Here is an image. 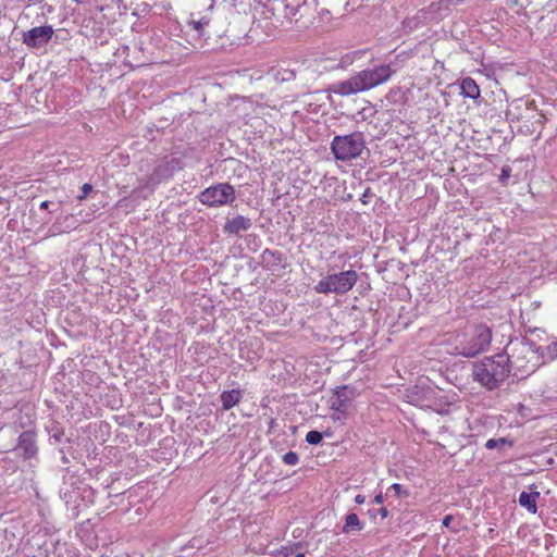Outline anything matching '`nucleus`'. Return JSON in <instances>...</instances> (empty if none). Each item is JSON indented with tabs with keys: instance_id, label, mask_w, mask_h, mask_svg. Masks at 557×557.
Here are the masks:
<instances>
[{
	"instance_id": "obj_1",
	"label": "nucleus",
	"mask_w": 557,
	"mask_h": 557,
	"mask_svg": "<svg viewBox=\"0 0 557 557\" xmlns=\"http://www.w3.org/2000/svg\"><path fill=\"white\" fill-rule=\"evenodd\" d=\"M491 342V329L485 324H476L449 336L446 341V351L454 356L473 358L487 350Z\"/></svg>"
},
{
	"instance_id": "obj_2",
	"label": "nucleus",
	"mask_w": 557,
	"mask_h": 557,
	"mask_svg": "<svg viewBox=\"0 0 557 557\" xmlns=\"http://www.w3.org/2000/svg\"><path fill=\"white\" fill-rule=\"evenodd\" d=\"M393 73L391 65L380 64L359 71L346 81L335 82L327 90L341 97H349L386 83Z\"/></svg>"
},
{
	"instance_id": "obj_3",
	"label": "nucleus",
	"mask_w": 557,
	"mask_h": 557,
	"mask_svg": "<svg viewBox=\"0 0 557 557\" xmlns=\"http://www.w3.org/2000/svg\"><path fill=\"white\" fill-rule=\"evenodd\" d=\"M502 355L506 356L509 370L513 369L516 375L532 373L543 364L540 347L528 338L511 339Z\"/></svg>"
},
{
	"instance_id": "obj_4",
	"label": "nucleus",
	"mask_w": 557,
	"mask_h": 557,
	"mask_svg": "<svg viewBox=\"0 0 557 557\" xmlns=\"http://www.w3.org/2000/svg\"><path fill=\"white\" fill-rule=\"evenodd\" d=\"M174 171V160L161 161L148 177L138 180V186L132 190L128 197L119 200L117 207L133 210L140 200L147 199L161 182L172 177Z\"/></svg>"
},
{
	"instance_id": "obj_5",
	"label": "nucleus",
	"mask_w": 557,
	"mask_h": 557,
	"mask_svg": "<svg viewBox=\"0 0 557 557\" xmlns=\"http://www.w3.org/2000/svg\"><path fill=\"white\" fill-rule=\"evenodd\" d=\"M473 379L488 391L498 388L509 376L510 370L506 356L497 354L485 357L473 364Z\"/></svg>"
},
{
	"instance_id": "obj_6",
	"label": "nucleus",
	"mask_w": 557,
	"mask_h": 557,
	"mask_svg": "<svg viewBox=\"0 0 557 557\" xmlns=\"http://www.w3.org/2000/svg\"><path fill=\"white\" fill-rule=\"evenodd\" d=\"M366 148V139L361 132L348 135H337L331 143L334 157L341 161H350L358 158Z\"/></svg>"
},
{
	"instance_id": "obj_7",
	"label": "nucleus",
	"mask_w": 557,
	"mask_h": 557,
	"mask_svg": "<svg viewBox=\"0 0 557 557\" xmlns=\"http://www.w3.org/2000/svg\"><path fill=\"white\" fill-rule=\"evenodd\" d=\"M358 274L355 270L332 273L320 280L314 286L318 294L345 295L356 285Z\"/></svg>"
},
{
	"instance_id": "obj_8",
	"label": "nucleus",
	"mask_w": 557,
	"mask_h": 557,
	"mask_svg": "<svg viewBox=\"0 0 557 557\" xmlns=\"http://www.w3.org/2000/svg\"><path fill=\"white\" fill-rule=\"evenodd\" d=\"M235 189L227 183H220L206 188L199 195V201L208 207H221L235 200Z\"/></svg>"
},
{
	"instance_id": "obj_9",
	"label": "nucleus",
	"mask_w": 557,
	"mask_h": 557,
	"mask_svg": "<svg viewBox=\"0 0 557 557\" xmlns=\"http://www.w3.org/2000/svg\"><path fill=\"white\" fill-rule=\"evenodd\" d=\"M51 25L34 27L23 34V44L29 48H40L47 45L53 36Z\"/></svg>"
},
{
	"instance_id": "obj_10",
	"label": "nucleus",
	"mask_w": 557,
	"mask_h": 557,
	"mask_svg": "<svg viewBox=\"0 0 557 557\" xmlns=\"http://www.w3.org/2000/svg\"><path fill=\"white\" fill-rule=\"evenodd\" d=\"M15 450L25 459L34 458L38 451L35 433L32 431L22 432Z\"/></svg>"
},
{
	"instance_id": "obj_11",
	"label": "nucleus",
	"mask_w": 557,
	"mask_h": 557,
	"mask_svg": "<svg viewBox=\"0 0 557 557\" xmlns=\"http://www.w3.org/2000/svg\"><path fill=\"white\" fill-rule=\"evenodd\" d=\"M251 227V220L249 218L237 215L232 220H227L224 225V232L226 234H239Z\"/></svg>"
},
{
	"instance_id": "obj_12",
	"label": "nucleus",
	"mask_w": 557,
	"mask_h": 557,
	"mask_svg": "<svg viewBox=\"0 0 557 557\" xmlns=\"http://www.w3.org/2000/svg\"><path fill=\"white\" fill-rule=\"evenodd\" d=\"M540 498V492H521L519 495V505L523 508H525L531 513H536L537 506L536 503Z\"/></svg>"
},
{
	"instance_id": "obj_13",
	"label": "nucleus",
	"mask_w": 557,
	"mask_h": 557,
	"mask_svg": "<svg viewBox=\"0 0 557 557\" xmlns=\"http://www.w3.org/2000/svg\"><path fill=\"white\" fill-rule=\"evenodd\" d=\"M222 409L227 411L239 404L243 393L239 389L224 391L221 396Z\"/></svg>"
},
{
	"instance_id": "obj_14",
	"label": "nucleus",
	"mask_w": 557,
	"mask_h": 557,
	"mask_svg": "<svg viewBox=\"0 0 557 557\" xmlns=\"http://www.w3.org/2000/svg\"><path fill=\"white\" fill-rule=\"evenodd\" d=\"M461 95L470 98L478 99L480 97V88L475 81L471 77H466L460 84Z\"/></svg>"
},
{
	"instance_id": "obj_15",
	"label": "nucleus",
	"mask_w": 557,
	"mask_h": 557,
	"mask_svg": "<svg viewBox=\"0 0 557 557\" xmlns=\"http://www.w3.org/2000/svg\"><path fill=\"white\" fill-rule=\"evenodd\" d=\"M364 528V523L354 512L348 513L345 517V523L342 528L343 533H350L351 531H361Z\"/></svg>"
},
{
	"instance_id": "obj_16",
	"label": "nucleus",
	"mask_w": 557,
	"mask_h": 557,
	"mask_svg": "<svg viewBox=\"0 0 557 557\" xmlns=\"http://www.w3.org/2000/svg\"><path fill=\"white\" fill-rule=\"evenodd\" d=\"M345 389H346V386L337 387L335 391L336 397L334 399H332V403H331V409H333L339 413H345L347 410V407H348L347 400L342 398V392H344Z\"/></svg>"
},
{
	"instance_id": "obj_17",
	"label": "nucleus",
	"mask_w": 557,
	"mask_h": 557,
	"mask_svg": "<svg viewBox=\"0 0 557 557\" xmlns=\"http://www.w3.org/2000/svg\"><path fill=\"white\" fill-rule=\"evenodd\" d=\"M512 446H513V442L508 440V438H506V437L490 438L485 443V448L486 449L497 448L499 450H505L506 448H509V447H512Z\"/></svg>"
},
{
	"instance_id": "obj_18",
	"label": "nucleus",
	"mask_w": 557,
	"mask_h": 557,
	"mask_svg": "<svg viewBox=\"0 0 557 557\" xmlns=\"http://www.w3.org/2000/svg\"><path fill=\"white\" fill-rule=\"evenodd\" d=\"M543 363L553 361L557 358V341L547 345L543 350H541Z\"/></svg>"
},
{
	"instance_id": "obj_19",
	"label": "nucleus",
	"mask_w": 557,
	"mask_h": 557,
	"mask_svg": "<svg viewBox=\"0 0 557 557\" xmlns=\"http://www.w3.org/2000/svg\"><path fill=\"white\" fill-rule=\"evenodd\" d=\"M307 443L318 445L322 441V434L318 431H309L306 435Z\"/></svg>"
},
{
	"instance_id": "obj_20",
	"label": "nucleus",
	"mask_w": 557,
	"mask_h": 557,
	"mask_svg": "<svg viewBox=\"0 0 557 557\" xmlns=\"http://www.w3.org/2000/svg\"><path fill=\"white\" fill-rule=\"evenodd\" d=\"M512 169L509 165H504L502 168V172L499 175V182L502 185L506 186L508 184V180L511 176Z\"/></svg>"
},
{
	"instance_id": "obj_21",
	"label": "nucleus",
	"mask_w": 557,
	"mask_h": 557,
	"mask_svg": "<svg viewBox=\"0 0 557 557\" xmlns=\"http://www.w3.org/2000/svg\"><path fill=\"white\" fill-rule=\"evenodd\" d=\"M299 460V457L294 451H288L283 456V461L288 466H295Z\"/></svg>"
},
{
	"instance_id": "obj_22",
	"label": "nucleus",
	"mask_w": 557,
	"mask_h": 557,
	"mask_svg": "<svg viewBox=\"0 0 557 557\" xmlns=\"http://www.w3.org/2000/svg\"><path fill=\"white\" fill-rule=\"evenodd\" d=\"M92 190V186L88 183L82 186V195L78 196L79 200H83L87 197V195Z\"/></svg>"
},
{
	"instance_id": "obj_23",
	"label": "nucleus",
	"mask_w": 557,
	"mask_h": 557,
	"mask_svg": "<svg viewBox=\"0 0 557 557\" xmlns=\"http://www.w3.org/2000/svg\"><path fill=\"white\" fill-rule=\"evenodd\" d=\"M191 24L196 30H200L202 29V27L209 24V21L206 18H201L199 21H193Z\"/></svg>"
},
{
	"instance_id": "obj_24",
	"label": "nucleus",
	"mask_w": 557,
	"mask_h": 557,
	"mask_svg": "<svg viewBox=\"0 0 557 557\" xmlns=\"http://www.w3.org/2000/svg\"><path fill=\"white\" fill-rule=\"evenodd\" d=\"M391 490H393L395 492V494L398 496L403 495V486L398 483L392 484Z\"/></svg>"
},
{
	"instance_id": "obj_25",
	"label": "nucleus",
	"mask_w": 557,
	"mask_h": 557,
	"mask_svg": "<svg viewBox=\"0 0 557 557\" xmlns=\"http://www.w3.org/2000/svg\"><path fill=\"white\" fill-rule=\"evenodd\" d=\"M446 5H459L467 0H442Z\"/></svg>"
},
{
	"instance_id": "obj_26",
	"label": "nucleus",
	"mask_w": 557,
	"mask_h": 557,
	"mask_svg": "<svg viewBox=\"0 0 557 557\" xmlns=\"http://www.w3.org/2000/svg\"><path fill=\"white\" fill-rule=\"evenodd\" d=\"M453 519H454V518H453V516H451V515H447V516H445V517H444V519H443V525H444L445 528H450V523H451Z\"/></svg>"
},
{
	"instance_id": "obj_27",
	"label": "nucleus",
	"mask_w": 557,
	"mask_h": 557,
	"mask_svg": "<svg viewBox=\"0 0 557 557\" xmlns=\"http://www.w3.org/2000/svg\"><path fill=\"white\" fill-rule=\"evenodd\" d=\"M366 502V497L361 494L355 496V503L358 505H362Z\"/></svg>"
},
{
	"instance_id": "obj_28",
	"label": "nucleus",
	"mask_w": 557,
	"mask_h": 557,
	"mask_svg": "<svg viewBox=\"0 0 557 557\" xmlns=\"http://www.w3.org/2000/svg\"><path fill=\"white\" fill-rule=\"evenodd\" d=\"M375 504H382L383 503V495L379 494L374 497Z\"/></svg>"
},
{
	"instance_id": "obj_29",
	"label": "nucleus",
	"mask_w": 557,
	"mask_h": 557,
	"mask_svg": "<svg viewBox=\"0 0 557 557\" xmlns=\"http://www.w3.org/2000/svg\"><path fill=\"white\" fill-rule=\"evenodd\" d=\"M380 511H381V515H382V517H383V518L387 517L388 511H387V509H386V508H381V510H380Z\"/></svg>"
},
{
	"instance_id": "obj_30",
	"label": "nucleus",
	"mask_w": 557,
	"mask_h": 557,
	"mask_svg": "<svg viewBox=\"0 0 557 557\" xmlns=\"http://www.w3.org/2000/svg\"><path fill=\"white\" fill-rule=\"evenodd\" d=\"M48 206H49V201H47V200H46V201H42V202L40 203V208H41V209H47V208H48Z\"/></svg>"
},
{
	"instance_id": "obj_31",
	"label": "nucleus",
	"mask_w": 557,
	"mask_h": 557,
	"mask_svg": "<svg viewBox=\"0 0 557 557\" xmlns=\"http://www.w3.org/2000/svg\"><path fill=\"white\" fill-rule=\"evenodd\" d=\"M295 557H306L304 554H297Z\"/></svg>"
}]
</instances>
